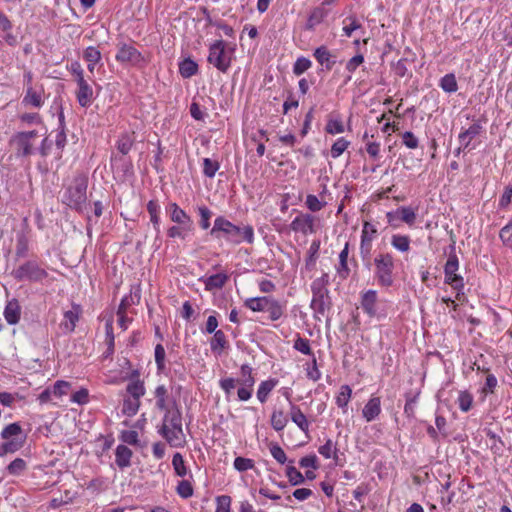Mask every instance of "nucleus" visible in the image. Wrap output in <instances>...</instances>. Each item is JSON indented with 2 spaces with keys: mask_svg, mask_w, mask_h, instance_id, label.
<instances>
[{
  "mask_svg": "<svg viewBox=\"0 0 512 512\" xmlns=\"http://www.w3.org/2000/svg\"><path fill=\"white\" fill-rule=\"evenodd\" d=\"M349 254V244L346 243L343 250L339 254V266L337 267V272L339 276L343 279H346L349 276L350 269L347 264Z\"/></svg>",
  "mask_w": 512,
  "mask_h": 512,
  "instance_id": "nucleus-26",
  "label": "nucleus"
},
{
  "mask_svg": "<svg viewBox=\"0 0 512 512\" xmlns=\"http://www.w3.org/2000/svg\"><path fill=\"white\" fill-rule=\"evenodd\" d=\"M272 457L280 464H284L287 461V456L284 450L277 444L271 443L269 446Z\"/></svg>",
  "mask_w": 512,
  "mask_h": 512,
  "instance_id": "nucleus-56",
  "label": "nucleus"
},
{
  "mask_svg": "<svg viewBox=\"0 0 512 512\" xmlns=\"http://www.w3.org/2000/svg\"><path fill=\"white\" fill-rule=\"evenodd\" d=\"M458 405L461 411L468 412L473 404V396L467 391H461L458 396Z\"/></svg>",
  "mask_w": 512,
  "mask_h": 512,
  "instance_id": "nucleus-48",
  "label": "nucleus"
},
{
  "mask_svg": "<svg viewBox=\"0 0 512 512\" xmlns=\"http://www.w3.org/2000/svg\"><path fill=\"white\" fill-rule=\"evenodd\" d=\"M115 462L117 466L121 469L130 466L132 451L125 445H118L115 452Z\"/></svg>",
  "mask_w": 512,
  "mask_h": 512,
  "instance_id": "nucleus-23",
  "label": "nucleus"
},
{
  "mask_svg": "<svg viewBox=\"0 0 512 512\" xmlns=\"http://www.w3.org/2000/svg\"><path fill=\"white\" fill-rule=\"evenodd\" d=\"M140 407V399L134 397H125L123 401L122 413L126 416H134Z\"/></svg>",
  "mask_w": 512,
  "mask_h": 512,
  "instance_id": "nucleus-34",
  "label": "nucleus"
},
{
  "mask_svg": "<svg viewBox=\"0 0 512 512\" xmlns=\"http://www.w3.org/2000/svg\"><path fill=\"white\" fill-rule=\"evenodd\" d=\"M318 452L326 459H330L332 457L336 458V444L331 439H327L325 444L319 447Z\"/></svg>",
  "mask_w": 512,
  "mask_h": 512,
  "instance_id": "nucleus-46",
  "label": "nucleus"
},
{
  "mask_svg": "<svg viewBox=\"0 0 512 512\" xmlns=\"http://www.w3.org/2000/svg\"><path fill=\"white\" fill-rule=\"evenodd\" d=\"M135 142L134 132L132 133H124L120 136L117 141V149L123 155H126L130 152L133 144Z\"/></svg>",
  "mask_w": 512,
  "mask_h": 512,
  "instance_id": "nucleus-30",
  "label": "nucleus"
},
{
  "mask_svg": "<svg viewBox=\"0 0 512 512\" xmlns=\"http://www.w3.org/2000/svg\"><path fill=\"white\" fill-rule=\"evenodd\" d=\"M313 56L326 70H331L336 63L335 57L331 55L330 51L325 46L316 48Z\"/></svg>",
  "mask_w": 512,
  "mask_h": 512,
  "instance_id": "nucleus-20",
  "label": "nucleus"
},
{
  "mask_svg": "<svg viewBox=\"0 0 512 512\" xmlns=\"http://www.w3.org/2000/svg\"><path fill=\"white\" fill-rule=\"evenodd\" d=\"M22 447L21 441L10 440L3 443L0 447V456H3L8 453H14L18 451Z\"/></svg>",
  "mask_w": 512,
  "mask_h": 512,
  "instance_id": "nucleus-60",
  "label": "nucleus"
},
{
  "mask_svg": "<svg viewBox=\"0 0 512 512\" xmlns=\"http://www.w3.org/2000/svg\"><path fill=\"white\" fill-rule=\"evenodd\" d=\"M208 62L221 72L228 70L231 64V58L226 51L225 42L223 40H216L210 45Z\"/></svg>",
  "mask_w": 512,
  "mask_h": 512,
  "instance_id": "nucleus-8",
  "label": "nucleus"
},
{
  "mask_svg": "<svg viewBox=\"0 0 512 512\" xmlns=\"http://www.w3.org/2000/svg\"><path fill=\"white\" fill-rule=\"evenodd\" d=\"M286 476L293 486L303 484L305 481L304 475L292 465L287 466Z\"/></svg>",
  "mask_w": 512,
  "mask_h": 512,
  "instance_id": "nucleus-43",
  "label": "nucleus"
},
{
  "mask_svg": "<svg viewBox=\"0 0 512 512\" xmlns=\"http://www.w3.org/2000/svg\"><path fill=\"white\" fill-rule=\"evenodd\" d=\"M198 71V65L190 58H186L179 63V73L183 78H190Z\"/></svg>",
  "mask_w": 512,
  "mask_h": 512,
  "instance_id": "nucleus-31",
  "label": "nucleus"
},
{
  "mask_svg": "<svg viewBox=\"0 0 512 512\" xmlns=\"http://www.w3.org/2000/svg\"><path fill=\"white\" fill-rule=\"evenodd\" d=\"M21 316V307L17 299H11L7 302L4 309V317L8 324L15 325L19 322Z\"/></svg>",
  "mask_w": 512,
  "mask_h": 512,
  "instance_id": "nucleus-15",
  "label": "nucleus"
},
{
  "mask_svg": "<svg viewBox=\"0 0 512 512\" xmlns=\"http://www.w3.org/2000/svg\"><path fill=\"white\" fill-rule=\"evenodd\" d=\"M167 212L169 213L172 222L183 226L187 231L193 230V221L191 217L179 207L177 203H170L167 206Z\"/></svg>",
  "mask_w": 512,
  "mask_h": 512,
  "instance_id": "nucleus-10",
  "label": "nucleus"
},
{
  "mask_svg": "<svg viewBox=\"0 0 512 512\" xmlns=\"http://www.w3.org/2000/svg\"><path fill=\"white\" fill-rule=\"evenodd\" d=\"M325 131L331 135L341 134L345 131L344 124L341 119H329Z\"/></svg>",
  "mask_w": 512,
  "mask_h": 512,
  "instance_id": "nucleus-51",
  "label": "nucleus"
},
{
  "mask_svg": "<svg viewBox=\"0 0 512 512\" xmlns=\"http://www.w3.org/2000/svg\"><path fill=\"white\" fill-rule=\"evenodd\" d=\"M265 311L269 313V318L272 321H277L284 314V306L271 297Z\"/></svg>",
  "mask_w": 512,
  "mask_h": 512,
  "instance_id": "nucleus-29",
  "label": "nucleus"
},
{
  "mask_svg": "<svg viewBox=\"0 0 512 512\" xmlns=\"http://www.w3.org/2000/svg\"><path fill=\"white\" fill-rule=\"evenodd\" d=\"M147 211L150 215V221L152 222L154 229L156 233L158 234L160 232L159 223H160V206L158 205L157 201L150 200L147 203Z\"/></svg>",
  "mask_w": 512,
  "mask_h": 512,
  "instance_id": "nucleus-33",
  "label": "nucleus"
},
{
  "mask_svg": "<svg viewBox=\"0 0 512 512\" xmlns=\"http://www.w3.org/2000/svg\"><path fill=\"white\" fill-rule=\"evenodd\" d=\"M82 314V308L79 304L73 303L72 308L64 312V321L61 327L65 332L71 333L75 330L76 323Z\"/></svg>",
  "mask_w": 512,
  "mask_h": 512,
  "instance_id": "nucleus-12",
  "label": "nucleus"
},
{
  "mask_svg": "<svg viewBox=\"0 0 512 512\" xmlns=\"http://www.w3.org/2000/svg\"><path fill=\"white\" fill-rule=\"evenodd\" d=\"M375 278L379 285L390 287L394 283V258L390 253H379L374 258Z\"/></svg>",
  "mask_w": 512,
  "mask_h": 512,
  "instance_id": "nucleus-4",
  "label": "nucleus"
},
{
  "mask_svg": "<svg viewBox=\"0 0 512 512\" xmlns=\"http://www.w3.org/2000/svg\"><path fill=\"white\" fill-rule=\"evenodd\" d=\"M76 98L81 107H89L93 101V89L85 79L77 81Z\"/></svg>",
  "mask_w": 512,
  "mask_h": 512,
  "instance_id": "nucleus-13",
  "label": "nucleus"
},
{
  "mask_svg": "<svg viewBox=\"0 0 512 512\" xmlns=\"http://www.w3.org/2000/svg\"><path fill=\"white\" fill-rule=\"evenodd\" d=\"M12 275L18 281L40 282L48 276V273L36 261L30 260L13 270Z\"/></svg>",
  "mask_w": 512,
  "mask_h": 512,
  "instance_id": "nucleus-6",
  "label": "nucleus"
},
{
  "mask_svg": "<svg viewBox=\"0 0 512 512\" xmlns=\"http://www.w3.org/2000/svg\"><path fill=\"white\" fill-rule=\"evenodd\" d=\"M37 131L18 132L10 139V145L17 157H27L33 153L34 140Z\"/></svg>",
  "mask_w": 512,
  "mask_h": 512,
  "instance_id": "nucleus-7",
  "label": "nucleus"
},
{
  "mask_svg": "<svg viewBox=\"0 0 512 512\" xmlns=\"http://www.w3.org/2000/svg\"><path fill=\"white\" fill-rule=\"evenodd\" d=\"M315 217L311 214H301L297 216L290 224L291 230L301 232L304 235L312 234L314 229Z\"/></svg>",
  "mask_w": 512,
  "mask_h": 512,
  "instance_id": "nucleus-11",
  "label": "nucleus"
},
{
  "mask_svg": "<svg viewBox=\"0 0 512 512\" xmlns=\"http://www.w3.org/2000/svg\"><path fill=\"white\" fill-rule=\"evenodd\" d=\"M381 413V399L380 397H371L365 404L362 415L367 422H372L378 418Z\"/></svg>",
  "mask_w": 512,
  "mask_h": 512,
  "instance_id": "nucleus-14",
  "label": "nucleus"
},
{
  "mask_svg": "<svg viewBox=\"0 0 512 512\" xmlns=\"http://www.w3.org/2000/svg\"><path fill=\"white\" fill-rule=\"evenodd\" d=\"M29 249L28 238L24 234L17 237L15 254L17 257L22 258L27 255Z\"/></svg>",
  "mask_w": 512,
  "mask_h": 512,
  "instance_id": "nucleus-50",
  "label": "nucleus"
},
{
  "mask_svg": "<svg viewBox=\"0 0 512 512\" xmlns=\"http://www.w3.org/2000/svg\"><path fill=\"white\" fill-rule=\"evenodd\" d=\"M482 131V125L479 121L474 122L469 128L462 131L458 138L460 144L463 146V149H467L471 143V141L478 136Z\"/></svg>",
  "mask_w": 512,
  "mask_h": 512,
  "instance_id": "nucleus-17",
  "label": "nucleus"
},
{
  "mask_svg": "<svg viewBox=\"0 0 512 512\" xmlns=\"http://www.w3.org/2000/svg\"><path fill=\"white\" fill-rule=\"evenodd\" d=\"M290 418L303 432H307L309 430V422L299 406L291 404Z\"/></svg>",
  "mask_w": 512,
  "mask_h": 512,
  "instance_id": "nucleus-21",
  "label": "nucleus"
},
{
  "mask_svg": "<svg viewBox=\"0 0 512 512\" xmlns=\"http://www.w3.org/2000/svg\"><path fill=\"white\" fill-rule=\"evenodd\" d=\"M305 203L307 208L312 212H318L325 206V202L320 201L318 197L313 194L307 195Z\"/></svg>",
  "mask_w": 512,
  "mask_h": 512,
  "instance_id": "nucleus-58",
  "label": "nucleus"
},
{
  "mask_svg": "<svg viewBox=\"0 0 512 512\" xmlns=\"http://www.w3.org/2000/svg\"><path fill=\"white\" fill-rule=\"evenodd\" d=\"M352 389L349 385H342L340 391L336 397V404L342 409L343 413H346L348 403L351 399Z\"/></svg>",
  "mask_w": 512,
  "mask_h": 512,
  "instance_id": "nucleus-27",
  "label": "nucleus"
},
{
  "mask_svg": "<svg viewBox=\"0 0 512 512\" xmlns=\"http://www.w3.org/2000/svg\"><path fill=\"white\" fill-rule=\"evenodd\" d=\"M329 283V276L327 273H324L321 277L315 279L311 284V291L313 294H322L329 293L327 289V285Z\"/></svg>",
  "mask_w": 512,
  "mask_h": 512,
  "instance_id": "nucleus-37",
  "label": "nucleus"
},
{
  "mask_svg": "<svg viewBox=\"0 0 512 512\" xmlns=\"http://www.w3.org/2000/svg\"><path fill=\"white\" fill-rule=\"evenodd\" d=\"M44 103L42 91L34 89L32 86L26 88V93L23 97L22 104L26 107L40 108Z\"/></svg>",
  "mask_w": 512,
  "mask_h": 512,
  "instance_id": "nucleus-19",
  "label": "nucleus"
},
{
  "mask_svg": "<svg viewBox=\"0 0 512 512\" xmlns=\"http://www.w3.org/2000/svg\"><path fill=\"white\" fill-rule=\"evenodd\" d=\"M377 234L375 226L369 222H364L362 233H361V245L360 253L364 254V248L366 243H371Z\"/></svg>",
  "mask_w": 512,
  "mask_h": 512,
  "instance_id": "nucleus-25",
  "label": "nucleus"
},
{
  "mask_svg": "<svg viewBox=\"0 0 512 512\" xmlns=\"http://www.w3.org/2000/svg\"><path fill=\"white\" fill-rule=\"evenodd\" d=\"M84 59L92 64H97L101 60V52L93 46H89L84 51Z\"/></svg>",
  "mask_w": 512,
  "mask_h": 512,
  "instance_id": "nucleus-61",
  "label": "nucleus"
},
{
  "mask_svg": "<svg viewBox=\"0 0 512 512\" xmlns=\"http://www.w3.org/2000/svg\"><path fill=\"white\" fill-rule=\"evenodd\" d=\"M218 169L219 163L217 161L211 160L210 158H205L203 160V173L205 176L213 178Z\"/></svg>",
  "mask_w": 512,
  "mask_h": 512,
  "instance_id": "nucleus-53",
  "label": "nucleus"
},
{
  "mask_svg": "<svg viewBox=\"0 0 512 512\" xmlns=\"http://www.w3.org/2000/svg\"><path fill=\"white\" fill-rule=\"evenodd\" d=\"M350 142L345 138H338L331 147V157L338 158L348 148Z\"/></svg>",
  "mask_w": 512,
  "mask_h": 512,
  "instance_id": "nucleus-49",
  "label": "nucleus"
},
{
  "mask_svg": "<svg viewBox=\"0 0 512 512\" xmlns=\"http://www.w3.org/2000/svg\"><path fill=\"white\" fill-rule=\"evenodd\" d=\"M227 345V340L222 330H217L210 342V347L213 352L221 353Z\"/></svg>",
  "mask_w": 512,
  "mask_h": 512,
  "instance_id": "nucleus-36",
  "label": "nucleus"
},
{
  "mask_svg": "<svg viewBox=\"0 0 512 512\" xmlns=\"http://www.w3.org/2000/svg\"><path fill=\"white\" fill-rule=\"evenodd\" d=\"M331 301L329 293L313 294L311 300V308L315 313L325 315L326 311L330 308Z\"/></svg>",
  "mask_w": 512,
  "mask_h": 512,
  "instance_id": "nucleus-16",
  "label": "nucleus"
},
{
  "mask_svg": "<svg viewBox=\"0 0 512 512\" xmlns=\"http://www.w3.org/2000/svg\"><path fill=\"white\" fill-rule=\"evenodd\" d=\"M228 279L229 276L226 273H217L205 278L203 282L205 285V289L208 291H212L215 289L223 288Z\"/></svg>",
  "mask_w": 512,
  "mask_h": 512,
  "instance_id": "nucleus-22",
  "label": "nucleus"
},
{
  "mask_svg": "<svg viewBox=\"0 0 512 512\" xmlns=\"http://www.w3.org/2000/svg\"><path fill=\"white\" fill-rule=\"evenodd\" d=\"M440 87L447 93H454L458 90L456 77L453 73L444 75L440 80Z\"/></svg>",
  "mask_w": 512,
  "mask_h": 512,
  "instance_id": "nucleus-39",
  "label": "nucleus"
},
{
  "mask_svg": "<svg viewBox=\"0 0 512 512\" xmlns=\"http://www.w3.org/2000/svg\"><path fill=\"white\" fill-rule=\"evenodd\" d=\"M241 378L237 379L240 386H254L255 379L252 374V368L248 364H243L240 368Z\"/></svg>",
  "mask_w": 512,
  "mask_h": 512,
  "instance_id": "nucleus-38",
  "label": "nucleus"
},
{
  "mask_svg": "<svg viewBox=\"0 0 512 512\" xmlns=\"http://www.w3.org/2000/svg\"><path fill=\"white\" fill-rule=\"evenodd\" d=\"M459 269V260L455 253V246H451V252L444 266V282L450 285L454 290L460 292L464 289V279L457 274Z\"/></svg>",
  "mask_w": 512,
  "mask_h": 512,
  "instance_id": "nucleus-5",
  "label": "nucleus"
},
{
  "mask_svg": "<svg viewBox=\"0 0 512 512\" xmlns=\"http://www.w3.org/2000/svg\"><path fill=\"white\" fill-rule=\"evenodd\" d=\"M176 491L179 496L184 499H187L193 495V487L191 483L187 480H182L179 482Z\"/></svg>",
  "mask_w": 512,
  "mask_h": 512,
  "instance_id": "nucleus-62",
  "label": "nucleus"
},
{
  "mask_svg": "<svg viewBox=\"0 0 512 512\" xmlns=\"http://www.w3.org/2000/svg\"><path fill=\"white\" fill-rule=\"evenodd\" d=\"M88 186V177L79 174L74 177L72 183L63 194L62 202L74 209H81L87 200L86 191Z\"/></svg>",
  "mask_w": 512,
  "mask_h": 512,
  "instance_id": "nucleus-3",
  "label": "nucleus"
},
{
  "mask_svg": "<svg viewBox=\"0 0 512 512\" xmlns=\"http://www.w3.org/2000/svg\"><path fill=\"white\" fill-rule=\"evenodd\" d=\"M217 507L215 512H230L231 497L228 495H221L216 498Z\"/></svg>",
  "mask_w": 512,
  "mask_h": 512,
  "instance_id": "nucleus-64",
  "label": "nucleus"
},
{
  "mask_svg": "<svg viewBox=\"0 0 512 512\" xmlns=\"http://www.w3.org/2000/svg\"><path fill=\"white\" fill-rule=\"evenodd\" d=\"M311 67V61L307 58L301 57L296 60L293 66V73L297 76L303 74Z\"/></svg>",
  "mask_w": 512,
  "mask_h": 512,
  "instance_id": "nucleus-63",
  "label": "nucleus"
},
{
  "mask_svg": "<svg viewBox=\"0 0 512 512\" xmlns=\"http://www.w3.org/2000/svg\"><path fill=\"white\" fill-rule=\"evenodd\" d=\"M377 292L375 290L366 291L361 297V307L369 317L376 315Z\"/></svg>",
  "mask_w": 512,
  "mask_h": 512,
  "instance_id": "nucleus-18",
  "label": "nucleus"
},
{
  "mask_svg": "<svg viewBox=\"0 0 512 512\" xmlns=\"http://www.w3.org/2000/svg\"><path fill=\"white\" fill-rule=\"evenodd\" d=\"M288 423V419L283 411H274L271 415V425L276 431L283 430Z\"/></svg>",
  "mask_w": 512,
  "mask_h": 512,
  "instance_id": "nucleus-42",
  "label": "nucleus"
},
{
  "mask_svg": "<svg viewBox=\"0 0 512 512\" xmlns=\"http://www.w3.org/2000/svg\"><path fill=\"white\" fill-rule=\"evenodd\" d=\"M277 379H269L262 381L257 390V398L261 403H265L268 399L270 392L277 386Z\"/></svg>",
  "mask_w": 512,
  "mask_h": 512,
  "instance_id": "nucleus-24",
  "label": "nucleus"
},
{
  "mask_svg": "<svg viewBox=\"0 0 512 512\" xmlns=\"http://www.w3.org/2000/svg\"><path fill=\"white\" fill-rule=\"evenodd\" d=\"M391 245L400 252H406L410 248V238L406 235H393Z\"/></svg>",
  "mask_w": 512,
  "mask_h": 512,
  "instance_id": "nucleus-41",
  "label": "nucleus"
},
{
  "mask_svg": "<svg viewBox=\"0 0 512 512\" xmlns=\"http://www.w3.org/2000/svg\"><path fill=\"white\" fill-rule=\"evenodd\" d=\"M233 466L237 471L245 472L254 468V460L239 456L235 458Z\"/></svg>",
  "mask_w": 512,
  "mask_h": 512,
  "instance_id": "nucleus-52",
  "label": "nucleus"
},
{
  "mask_svg": "<svg viewBox=\"0 0 512 512\" xmlns=\"http://www.w3.org/2000/svg\"><path fill=\"white\" fill-rule=\"evenodd\" d=\"M128 397L140 399L145 394L144 384L140 380H134L128 383L126 387Z\"/></svg>",
  "mask_w": 512,
  "mask_h": 512,
  "instance_id": "nucleus-40",
  "label": "nucleus"
},
{
  "mask_svg": "<svg viewBox=\"0 0 512 512\" xmlns=\"http://www.w3.org/2000/svg\"><path fill=\"white\" fill-rule=\"evenodd\" d=\"M115 59L120 63H129L132 65H138L144 62V57L134 46L120 43L118 45V52Z\"/></svg>",
  "mask_w": 512,
  "mask_h": 512,
  "instance_id": "nucleus-9",
  "label": "nucleus"
},
{
  "mask_svg": "<svg viewBox=\"0 0 512 512\" xmlns=\"http://www.w3.org/2000/svg\"><path fill=\"white\" fill-rule=\"evenodd\" d=\"M293 347H294V349H296L297 351H299L305 355H313L311 347H310V342L306 338H302V337L298 336L294 342Z\"/></svg>",
  "mask_w": 512,
  "mask_h": 512,
  "instance_id": "nucleus-59",
  "label": "nucleus"
},
{
  "mask_svg": "<svg viewBox=\"0 0 512 512\" xmlns=\"http://www.w3.org/2000/svg\"><path fill=\"white\" fill-rule=\"evenodd\" d=\"M172 465L177 476L184 477L187 475V469L183 456L180 453H175L172 458Z\"/></svg>",
  "mask_w": 512,
  "mask_h": 512,
  "instance_id": "nucleus-47",
  "label": "nucleus"
},
{
  "mask_svg": "<svg viewBox=\"0 0 512 512\" xmlns=\"http://www.w3.org/2000/svg\"><path fill=\"white\" fill-rule=\"evenodd\" d=\"M156 407L160 410H171L168 408V390L164 385H159L155 389Z\"/></svg>",
  "mask_w": 512,
  "mask_h": 512,
  "instance_id": "nucleus-32",
  "label": "nucleus"
},
{
  "mask_svg": "<svg viewBox=\"0 0 512 512\" xmlns=\"http://www.w3.org/2000/svg\"><path fill=\"white\" fill-rule=\"evenodd\" d=\"M319 249H320V242L313 241L309 247L308 256L306 258V267L308 269L314 268L316 260L318 258Z\"/></svg>",
  "mask_w": 512,
  "mask_h": 512,
  "instance_id": "nucleus-45",
  "label": "nucleus"
},
{
  "mask_svg": "<svg viewBox=\"0 0 512 512\" xmlns=\"http://www.w3.org/2000/svg\"><path fill=\"white\" fill-rule=\"evenodd\" d=\"M210 234L216 239L223 238L233 245H238L244 241L249 244L254 242V229L252 226L234 225L223 216H218L214 220V226L211 229Z\"/></svg>",
  "mask_w": 512,
  "mask_h": 512,
  "instance_id": "nucleus-1",
  "label": "nucleus"
},
{
  "mask_svg": "<svg viewBox=\"0 0 512 512\" xmlns=\"http://www.w3.org/2000/svg\"><path fill=\"white\" fill-rule=\"evenodd\" d=\"M26 469V462L22 458L14 459L7 467L9 474L19 475Z\"/></svg>",
  "mask_w": 512,
  "mask_h": 512,
  "instance_id": "nucleus-57",
  "label": "nucleus"
},
{
  "mask_svg": "<svg viewBox=\"0 0 512 512\" xmlns=\"http://www.w3.org/2000/svg\"><path fill=\"white\" fill-rule=\"evenodd\" d=\"M173 408L167 410L163 416L162 426L159 433L172 447H182L185 444V434L182 428V414L172 401Z\"/></svg>",
  "mask_w": 512,
  "mask_h": 512,
  "instance_id": "nucleus-2",
  "label": "nucleus"
},
{
  "mask_svg": "<svg viewBox=\"0 0 512 512\" xmlns=\"http://www.w3.org/2000/svg\"><path fill=\"white\" fill-rule=\"evenodd\" d=\"M22 433V428L18 423H11L7 425L1 432L3 439H10L13 436H18Z\"/></svg>",
  "mask_w": 512,
  "mask_h": 512,
  "instance_id": "nucleus-55",
  "label": "nucleus"
},
{
  "mask_svg": "<svg viewBox=\"0 0 512 512\" xmlns=\"http://www.w3.org/2000/svg\"><path fill=\"white\" fill-rule=\"evenodd\" d=\"M71 388V384L64 380H58L54 383L52 390L53 395L56 397H62L68 393Z\"/></svg>",
  "mask_w": 512,
  "mask_h": 512,
  "instance_id": "nucleus-54",
  "label": "nucleus"
},
{
  "mask_svg": "<svg viewBox=\"0 0 512 512\" xmlns=\"http://www.w3.org/2000/svg\"><path fill=\"white\" fill-rule=\"evenodd\" d=\"M400 221L413 226L416 221V210L409 206H401L397 209Z\"/></svg>",
  "mask_w": 512,
  "mask_h": 512,
  "instance_id": "nucleus-35",
  "label": "nucleus"
},
{
  "mask_svg": "<svg viewBox=\"0 0 512 512\" xmlns=\"http://www.w3.org/2000/svg\"><path fill=\"white\" fill-rule=\"evenodd\" d=\"M197 211L200 216L199 225L203 230H207L210 227V219L213 215L212 211L205 205L198 206Z\"/></svg>",
  "mask_w": 512,
  "mask_h": 512,
  "instance_id": "nucleus-44",
  "label": "nucleus"
},
{
  "mask_svg": "<svg viewBox=\"0 0 512 512\" xmlns=\"http://www.w3.org/2000/svg\"><path fill=\"white\" fill-rule=\"evenodd\" d=\"M271 297H255L245 300L244 305L254 312L265 311Z\"/></svg>",
  "mask_w": 512,
  "mask_h": 512,
  "instance_id": "nucleus-28",
  "label": "nucleus"
}]
</instances>
